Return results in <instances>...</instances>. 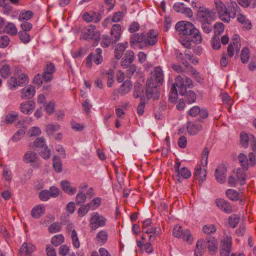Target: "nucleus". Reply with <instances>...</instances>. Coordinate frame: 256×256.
I'll use <instances>...</instances> for the list:
<instances>
[{
  "mask_svg": "<svg viewBox=\"0 0 256 256\" xmlns=\"http://www.w3.org/2000/svg\"><path fill=\"white\" fill-rule=\"evenodd\" d=\"M19 20L20 21H23L22 23L21 24L20 26L22 29V31L27 32L30 31L32 28V24L28 22V20L29 18H26V17H18Z\"/></svg>",
  "mask_w": 256,
  "mask_h": 256,
  "instance_id": "obj_39",
  "label": "nucleus"
},
{
  "mask_svg": "<svg viewBox=\"0 0 256 256\" xmlns=\"http://www.w3.org/2000/svg\"><path fill=\"white\" fill-rule=\"evenodd\" d=\"M64 238L62 234L54 236L51 238V243L54 246H58L64 242Z\"/></svg>",
  "mask_w": 256,
  "mask_h": 256,
  "instance_id": "obj_38",
  "label": "nucleus"
},
{
  "mask_svg": "<svg viewBox=\"0 0 256 256\" xmlns=\"http://www.w3.org/2000/svg\"><path fill=\"white\" fill-rule=\"evenodd\" d=\"M238 160L240 163V166L243 170H246L248 168V158L246 154L243 153L240 154Z\"/></svg>",
  "mask_w": 256,
  "mask_h": 256,
  "instance_id": "obj_37",
  "label": "nucleus"
},
{
  "mask_svg": "<svg viewBox=\"0 0 256 256\" xmlns=\"http://www.w3.org/2000/svg\"><path fill=\"white\" fill-rule=\"evenodd\" d=\"M108 238V233L106 230L100 231L96 236L97 242L100 245L104 244L106 242Z\"/></svg>",
  "mask_w": 256,
  "mask_h": 256,
  "instance_id": "obj_31",
  "label": "nucleus"
},
{
  "mask_svg": "<svg viewBox=\"0 0 256 256\" xmlns=\"http://www.w3.org/2000/svg\"><path fill=\"white\" fill-rule=\"evenodd\" d=\"M240 222V217L236 215L233 214L230 216L228 219V223L230 226L233 228H236Z\"/></svg>",
  "mask_w": 256,
  "mask_h": 256,
  "instance_id": "obj_54",
  "label": "nucleus"
},
{
  "mask_svg": "<svg viewBox=\"0 0 256 256\" xmlns=\"http://www.w3.org/2000/svg\"><path fill=\"white\" fill-rule=\"evenodd\" d=\"M102 54V50L100 48H98L96 50L94 54L92 53L90 54L86 58V64L87 66H90L92 60L96 64H101L103 60Z\"/></svg>",
  "mask_w": 256,
  "mask_h": 256,
  "instance_id": "obj_8",
  "label": "nucleus"
},
{
  "mask_svg": "<svg viewBox=\"0 0 256 256\" xmlns=\"http://www.w3.org/2000/svg\"><path fill=\"white\" fill-rule=\"evenodd\" d=\"M60 185L64 191L70 195H72L76 192V188L71 187L68 180L62 181Z\"/></svg>",
  "mask_w": 256,
  "mask_h": 256,
  "instance_id": "obj_33",
  "label": "nucleus"
},
{
  "mask_svg": "<svg viewBox=\"0 0 256 256\" xmlns=\"http://www.w3.org/2000/svg\"><path fill=\"white\" fill-rule=\"evenodd\" d=\"M250 136H254L252 134H248L246 132H242L240 134V144L244 148H247L250 142L252 140Z\"/></svg>",
  "mask_w": 256,
  "mask_h": 256,
  "instance_id": "obj_32",
  "label": "nucleus"
},
{
  "mask_svg": "<svg viewBox=\"0 0 256 256\" xmlns=\"http://www.w3.org/2000/svg\"><path fill=\"white\" fill-rule=\"evenodd\" d=\"M106 221L107 220L104 216L98 212H94L91 214L89 226L92 230H96L100 227L105 226Z\"/></svg>",
  "mask_w": 256,
  "mask_h": 256,
  "instance_id": "obj_5",
  "label": "nucleus"
},
{
  "mask_svg": "<svg viewBox=\"0 0 256 256\" xmlns=\"http://www.w3.org/2000/svg\"><path fill=\"white\" fill-rule=\"evenodd\" d=\"M216 228L214 224H206L203 226L202 232L206 234H211L216 232Z\"/></svg>",
  "mask_w": 256,
  "mask_h": 256,
  "instance_id": "obj_50",
  "label": "nucleus"
},
{
  "mask_svg": "<svg viewBox=\"0 0 256 256\" xmlns=\"http://www.w3.org/2000/svg\"><path fill=\"white\" fill-rule=\"evenodd\" d=\"M34 145L36 148H40L42 150L46 146L45 140L42 137L36 138L34 142Z\"/></svg>",
  "mask_w": 256,
  "mask_h": 256,
  "instance_id": "obj_60",
  "label": "nucleus"
},
{
  "mask_svg": "<svg viewBox=\"0 0 256 256\" xmlns=\"http://www.w3.org/2000/svg\"><path fill=\"white\" fill-rule=\"evenodd\" d=\"M112 44V39L108 35H102L100 44L103 48H108Z\"/></svg>",
  "mask_w": 256,
  "mask_h": 256,
  "instance_id": "obj_63",
  "label": "nucleus"
},
{
  "mask_svg": "<svg viewBox=\"0 0 256 256\" xmlns=\"http://www.w3.org/2000/svg\"><path fill=\"white\" fill-rule=\"evenodd\" d=\"M160 86L154 84L153 78H150L147 80L146 86V97L148 99L153 98L154 100L158 99L160 92L158 86Z\"/></svg>",
  "mask_w": 256,
  "mask_h": 256,
  "instance_id": "obj_4",
  "label": "nucleus"
},
{
  "mask_svg": "<svg viewBox=\"0 0 256 256\" xmlns=\"http://www.w3.org/2000/svg\"><path fill=\"white\" fill-rule=\"evenodd\" d=\"M173 8L176 12H178L187 14L188 16H192V10L189 8L185 7L183 3H175L173 6Z\"/></svg>",
  "mask_w": 256,
  "mask_h": 256,
  "instance_id": "obj_16",
  "label": "nucleus"
},
{
  "mask_svg": "<svg viewBox=\"0 0 256 256\" xmlns=\"http://www.w3.org/2000/svg\"><path fill=\"white\" fill-rule=\"evenodd\" d=\"M128 46V42L118 43L116 46L114 56L117 60H120L122 56L124 51Z\"/></svg>",
  "mask_w": 256,
  "mask_h": 256,
  "instance_id": "obj_22",
  "label": "nucleus"
},
{
  "mask_svg": "<svg viewBox=\"0 0 256 256\" xmlns=\"http://www.w3.org/2000/svg\"><path fill=\"white\" fill-rule=\"evenodd\" d=\"M134 53L132 50H128L126 52L124 58H122V66L124 67H127L134 60Z\"/></svg>",
  "mask_w": 256,
  "mask_h": 256,
  "instance_id": "obj_24",
  "label": "nucleus"
},
{
  "mask_svg": "<svg viewBox=\"0 0 256 256\" xmlns=\"http://www.w3.org/2000/svg\"><path fill=\"white\" fill-rule=\"evenodd\" d=\"M20 40L24 44H26L30 41V36L24 31H20L18 33Z\"/></svg>",
  "mask_w": 256,
  "mask_h": 256,
  "instance_id": "obj_59",
  "label": "nucleus"
},
{
  "mask_svg": "<svg viewBox=\"0 0 256 256\" xmlns=\"http://www.w3.org/2000/svg\"><path fill=\"white\" fill-rule=\"evenodd\" d=\"M206 246L209 251L215 252L218 248L216 239L214 236H208L206 238Z\"/></svg>",
  "mask_w": 256,
  "mask_h": 256,
  "instance_id": "obj_28",
  "label": "nucleus"
},
{
  "mask_svg": "<svg viewBox=\"0 0 256 256\" xmlns=\"http://www.w3.org/2000/svg\"><path fill=\"white\" fill-rule=\"evenodd\" d=\"M62 228L60 222H54L50 224L48 228V230L50 233H56L60 230Z\"/></svg>",
  "mask_w": 256,
  "mask_h": 256,
  "instance_id": "obj_48",
  "label": "nucleus"
},
{
  "mask_svg": "<svg viewBox=\"0 0 256 256\" xmlns=\"http://www.w3.org/2000/svg\"><path fill=\"white\" fill-rule=\"evenodd\" d=\"M86 199V194L82 192H78L76 198V202L77 204H84Z\"/></svg>",
  "mask_w": 256,
  "mask_h": 256,
  "instance_id": "obj_64",
  "label": "nucleus"
},
{
  "mask_svg": "<svg viewBox=\"0 0 256 256\" xmlns=\"http://www.w3.org/2000/svg\"><path fill=\"white\" fill-rule=\"evenodd\" d=\"M198 14L200 16H214L216 12L204 6H198L197 10Z\"/></svg>",
  "mask_w": 256,
  "mask_h": 256,
  "instance_id": "obj_34",
  "label": "nucleus"
},
{
  "mask_svg": "<svg viewBox=\"0 0 256 256\" xmlns=\"http://www.w3.org/2000/svg\"><path fill=\"white\" fill-rule=\"evenodd\" d=\"M0 76L4 78L9 76L11 74L10 68L9 65L5 64L0 69Z\"/></svg>",
  "mask_w": 256,
  "mask_h": 256,
  "instance_id": "obj_52",
  "label": "nucleus"
},
{
  "mask_svg": "<svg viewBox=\"0 0 256 256\" xmlns=\"http://www.w3.org/2000/svg\"><path fill=\"white\" fill-rule=\"evenodd\" d=\"M226 196L233 201H236L239 198L240 194L233 189L228 190L226 192Z\"/></svg>",
  "mask_w": 256,
  "mask_h": 256,
  "instance_id": "obj_42",
  "label": "nucleus"
},
{
  "mask_svg": "<svg viewBox=\"0 0 256 256\" xmlns=\"http://www.w3.org/2000/svg\"><path fill=\"white\" fill-rule=\"evenodd\" d=\"M158 33L154 30H150L144 36V46H154L158 40Z\"/></svg>",
  "mask_w": 256,
  "mask_h": 256,
  "instance_id": "obj_10",
  "label": "nucleus"
},
{
  "mask_svg": "<svg viewBox=\"0 0 256 256\" xmlns=\"http://www.w3.org/2000/svg\"><path fill=\"white\" fill-rule=\"evenodd\" d=\"M42 78L46 82H50L53 78V74L56 70L54 64L52 62H48L46 67L44 68Z\"/></svg>",
  "mask_w": 256,
  "mask_h": 256,
  "instance_id": "obj_12",
  "label": "nucleus"
},
{
  "mask_svg": "<svg viewBox=\"0 0 256 256\" xmlns=\"http://www.w3.org/2000/svg\"><path fill=\"white\" fill-rule=\"evenodd\" d=\"M6 33L14 36L17 34L18 30L15 25L12 23H8L4 28Z\"/></svg>",
  "mask_w": 256,
  "mask_h": 256,
  "instance_id": "obj_44",
  "label": "nucleus"
},
{
  "mask_svg": "<svg viewBox=\"0 0 256 256\" xmlns=\"http://www.w3.org/2000/svg\"><path fill=\"white\" fill-rule=\"evenodd\" d=\"M26 132L24 129H20L12 137V140L14 142L19 141L24 136Z\"/></svg>",
  "mask_w": 256,
  "mask_h": 256,
  "instance_id": "obj_61",
  "label": "nucleus"
},
{
  "mask_svg": "<svg viewBox=\"0 0 256 256\" xmlns=\"http://www.w3.org/2000/svg\"><path fill=\"white\" fill-rule=\"evenodd\" d=\"M232 244V238L228 236L221 241L220 246V256H228L230 252Z\"/></svg>",
  "mask_w": 256,
  "mask_h": 256,
  "instance_id": "obj_7",
  "label": "nucleus"
},
{
  "mask_svg": "<svg viewBox=\"0 0 256 256\" xmlns=\"http://www.w3.org/2000/svg\"><path fill=\"white\" fill-rule=\"evenodd\" d=\"M184 98L188 104H191L195 102L196 98V94L193 90L186 91L184 94Z\"/></svg>",
  "mask_w": 256,
  "mask_h": 256,
  "instance_id": "obj_36",
  "label": "nucleus"
},
{
  "mask_svg": "<svg viewBox=\"0 0 256 256\" xmlns=\"http://www.w3.org/2000/svg\"><path fill=\"white\" fill-rule=\"evenodd\" d=\"M144 36L145 34L142 32L140 34L138 33H134L132 34L130 40V45L134 46L136 44H138L140 48H142L144 46Z\"/></svg>",
  "mask_w": 256,
  "mask_h": 256,
  "instance_id": "obj_9",
  "label": "nucleus"
},
{
  "mask_svg": "<svg viewBox=\"0 0 256 256\" xmlns=\"http://www.w3.org/2000/svg\"><path fill=\"white\" fill-rule=\"evenodd\" d=\"M53 167L54 170L58 172H60L62 170L61 160L56 156H54L53 158Z\"/></svg>",
  "mask_w": 256,
  "mask_h": 256,
  "instance_id": "obj_49",
  "label": "nucleus"
},
{
  "mask_svg": "<svg viewBox=\"0 0 256 256\" xmlns=\"http://www.w3.org/2000/svg\"><path fill=\"white\" fill-rule=\"evenodd\" d=\"M34 94L35 90L34 87L30 86L22 89L21 98L23 100L30 99L34 96Z\"/></svg>",
  "mask_w": 256,
  "mask_h": 256,
  "instance_id": "obj_20",
  "label": "nucleus"
},
{
  "mask_svg": "<svg viewBox=\"0 0 256 256\" xmlns=\"http://www.w3.org/2000/svg\"><path fill=\"white\" fill-rule=\"evenodd\" d=\"M154 84L158 86L162 84L164 80L163 72L161 68L159 66L156 67L154 69Z\"/></svg>",
  "mask_w": 256,
  "mask_h": 256,
  "instance_id": "obj_29",
  "label": "nucleus"
},
{
  "mask_svg": "<svg viewBox=\"0 0 256 256\" xmlns=\"http://www.w3.org/2000/svg\"><path fill=\"white\" fill-rule=\"evenodd\" d=\"M250 59V50L249 49L244 47L242 50L241 52V60L242 63H246Z\"/></svg>",
  "mask_w": 256,
  "mask_h": 256,
  "instance_id": "obj_46",
  "label": "nucleus"
},
{
  "mask_svg": "<svg viewBox=\"0 0 256 256\" xmlns=\"http://www.w3.org/2000/svg\"><path fill=\"white\" fill-rule=\"evenodd\" d=\"M134 96L135 98H138L139 97H140V98H144L143 95L142 88L140 86L139 84H138L137 85L134 86Z\"/></svg>",
  "mask_w": 256,
  "mask_h": 256,
  "instance_id": "obj_56",
  "label": "nucleus"
},
{
  "mask_svg": "<svg viewBox=\"0 0 256 256\" xmlns=\"http://www.w3.org/2000/svg\"><path fill=\"white\" fill-rule=\"evenodd\" d=\"M206 172L204 169L202 170L200 166L196 167L194 173V177L196 179H198L199 182H203L206 178Z\"/></svg>",
  "mask_w": 256,
  "mask_h": 256,
  "instance_id": "obj_30",
  "label": "nucleus"
},
{
  "mask_svg": "<svg viewBox=\"0 0 256 256\" xmlns=\"http://www.w3.org/2000/svg\"><path fill=\"white\" fill-rule=\"evenodd\" d=\"M215 8L219 16H225L227 14V10L224 4L220 0H214Z\"/></svg>",
  "mask_w": 256,
  "mask_h": 256,
  "instance_id": "obj_21",
  "label": "nucleus"
},
{
  "mask_svg": "<svg viewBox=\"0 0 256 256\" xmlns=\"http://www.w3.org/2000/svg\"><path fill=\"white\" fill-rule=\"evenodd\" d=\"M228 16H244L240 10V8L236 2H232L227 10Z\"/></svg>",
  "mask_w": 256,
  "mask_h": 256,
  "instance_id": "obj_23",
  "label": "nucleus"
},
{
  "mask_svg": "<svg viewBox=\"0 0 256 256\" xmlns=\"http://www.w3.org/2000/svg\"><path fill=\"white\" fill-rule=\"evenodd\" d=\"M191 172L186 167H182L180 168V173L177 174V176L180 178V176L185 179H188L191 176Z\"/></svg>",
  "mask_w": 256,
  "mask_h": 256,
  "instance_id": "obj_47",
  "label": "nucleus"
},
{
  "mask_svg": "<svg viewBox=\"0 0 256 256\" xmlns=\"http://www.w3.org/2000/svg\"><path fill=\"white\" fill-rule=\"evenodd\" d=\"M132 87V82L129 80H125L120 88L119 92L120 94L124 95L130 91Z\"/></svg>",
  "mask_w": 256,
  "mask_h": 256,
  "instance_id": "obj_35",
  "label": "nucleus"
},
{
  "mask_svg": "<svg viewBox=\"0 0 256 256\" xmlns=\"http://www.w3.org/2000/svg\"><path fill=\"white\" fill-rule=\"evenodd\" d=\"M192 86L193 82L192 80L188 76L185 75L177 76L170 89L169 100L171 102H174L176 101L178 98L176 87L178 88L180 94L181 96H184L186 92V89L192 88Z\"/></svg>",
  "mask_w": 256,
  "mask_h": 256,
  "instance_id": "obj_2",
  "label": "nucleus"
},
{
  "mask_svg": "<svg viewBox=\"0 0 256 256\" xmlns=\"http://www.w3.org/2000/svg\"><path fill=\"white\" fill-rule=\"evenodd\" d=\"M71 238L73 246L76 248H78L80 246V243L75 230H73L72 231Z\"/></svg>",
  "mask_w": 256,
  "mask_h": 256,
  "instance_id": "obj_53",
  "label": "nucleus"
},
{
  "mask_svg": "<svg viewBox=\"0 0 256 256\" xmlns=\"http://www.w3.org/2000/svg\"><path fill=\"white\" fill-rule=\"evenodd\" d=\"M244 170L238 169L236 172V180L240 182V185H244L246 180V175Z\"/></svg>",
  "mask_w": 256,
  "mask_h": 256,
  "instance_id": "obj_43",
  "label": "nucleus"
},
{
  "mask_svg": "<svg viewBox=\"0 0 256 256\" xmlns=\"http://www.w3.org/2000/svg\"><path fill=\"white\" fill-rule=\"evenodd\" d=\"M226 168L224 165L218 166L215 170L214 176L218 182H224L226 178Z\"/></svg>",
  "mask_w": 256,
  "mask_h": 256,
  "instance_id": "obj_14",
  "label": "nucleus"
},
{
  "mask_svg": "<svg viewBox=\"0 0 256 256\" xmlns=\"http://www.w3.org/2000/svg\"><path fill=\"white\" fill-rule=\"evenodd\" d=\"M121 36V27L119 24H114L110 31V37L112 44H116L120 40Z\"/></svg>",
  "mask_w": 256,
  "mask_h": 256,
  "instance_id": "obj_13",
  "label": "nucleus"
},
{
  "mask_svg": "<svg viewBox=\"0 0 256 256\" xmlns=\"http://www.w3.org/2000/svg\"><path fill=\"white\" fill-rule=\"evenodd\" d=\"M198 18L203 31L207 34L210 33L213 28L212 23L206 17H198Z\"/></svg>",
  "mask_w": 256,
  "mask_h": 256,
  "instance_id": "obj_18",
  "label": "nucleus"
},
{
  "mask_svg": "<svg viewBox=\"0 0 256 256\" xmlns=\"http://www.w3.org/2000/svg\"><path fill=\"white\" fill-rule=\"evenodd\" d=\"M206 244L203 239H200L198 240L196 244V248L194 250L195 256H202L205 250Z\"/></svg>",
  "mask_w": 256,
  "mask_h": 256,
  "instance_id": "obj_27",
  "label": "nucleus"
},
{
  "mask_svg": "<svg viewBox=\"0 0 256 256\" xmlns=\"http://www.w3.org/2000/svg\"><path fill=\"white\" fill-rule=\"evenodd\" d=\"M202 126L200 124L189 122L187 123V130L188 133L192 136L196 134L201 130Z\"/></svg>",
  "mask_w": 256,
  "mask_h": 256,
  "instance_id": "obj_19",
  "label": "nucleus"
},
{
  "mask_svg": "<svg viewBox=\"0 0 256 256\" xmlns=\"http://www.w3.org/2000/svg\"><path fill=\"white\" fill-rule=\"evenodd\" d=\"M35 108V104L31 100L26 101L22 102L20 105L21 112L25 114L32 113Z\"/></svg>",
  "mask_w": 256,
  "mask_h": 256,
  "instance_id": "obj_17",
  "label": "nucleus"
},
{
  "mask_svg": "<svg viewBox=\"0 0 256 256\" xmlns=\"http://www.w3.org/2000/svg\"><path fill=\"white\" fill-rule=\"evenodd\" d=\"M216 204L220 210L226 214H230L232 212V208L230 203L224 199L216 200Z\"/></svg>",
  "mask_w": 256,
  "mask_h": 256,
  "instance_id": "obj_15",
  "label": "nucleus"
},
{
  "mask_svg": "<svg viewBox=\"0 0 256 256\" xmlns=\"http://www.w3.org/2000/svg\"><path fill=\"white\" fill-rule=\"evenodd\" d=\"M38 154L32 151H27L23 157V161L26 163L34 162L38 158Z\"/></svg>",
  "mask_w": 256,
  "mask_h": 256,
  "instance_id": "obj_25",
  "label": "nucleus"
},
{
  "mask_svg": "<svg viewBox=\"0 0 256 256\" xmlns=\"http://www.w3.org/2000/svg\"><path fill=\"white\" fill-rule=\"evenodd\" d=\"M8 84L10 88L12 90H16L19 86L18 80L14 76H12L8 80Z\"/></svg>",
  "mask_w": 256,
  "mask_h": 256,
  "instance_id": "obj_58",
  "label": "nucleus"
},
{
  "mask_svg": "<svg viewBox=\"0 0 256 256\" xmlns=\"http://www.w3.org/2000/svg\"><path fill=\"white\" fill-rule=\"evenodd\" d=\"M214 30V35L215 36H219L224 31V24L220 22H216L213 26Z\"/></svg>",
  "mask_w": 256,
  "mask_h": 256,
  "instance_id": "obj_40",
  "label": "nucleus"
},
{
  "mask_svg": "<svg viewBox=\"0 0 256 256\" xmlns=\"http://www.w3.org/2000/svg\"><path fill=\"white\" fill-rule=\"evenodd\" d=\"M60 128L58 124H48L46 126V132L48 135L52 134Z\"/></svg>",
  "mask_w": 256,
  "mask_h": 256,
  "instance_id": "obj_57",
  "label": "nucleus"
},
{
  "mask_svg": "<svg viewBox=\"0 0 256 256\" xmlns=\"http://www.w3.org/2000/svg\"><path fill=\"white\" fill-rule=\"evenodd\" d=\"M100 34L96 29L94 26L90 25L86 27L82 32V39L90 41L93 40V46H96L100 39Z\"/></svg>",
  "mask_w": 256,
  "mask_h": 256,
  "instance_id": "obj_3",
  "label": "nucleus"
},
{
  "mask_svg": "<svg viewBox=\"0 0 256 256\" xmlns=\"http://www.w3.org/2000/svg\"><path fill=\"white\" fill-rule=\"evenodd\" d=\"M176 29L179 32L182 38L181 44L186 48H190L192 42L200 44L202 36L200 31L190 22L181 21L176 23Z\"/></svg>",
  "mask_w": 256,
  "mask_h": 256,
  "instance_id": "obj_1",
  "label": "nucleus"
},
{
  "mask_svg": "<svg viewBox=\"0 0 256 256\" xmlns=\"http://www.w3.org/2000/svg\"><path fill=\"white\" fill-rule=\"evenodd\" d=\"M102 203V198L99 197H96L92 200L89 203H88V206L89 207L90 210H94L98 208Z\"/></svg>",
  "mask_w": 256,
  "mask_h": 256,
  "instance_id": "obj_41",
  "label": "nucleus"
},
{
  "mask_svg": "<svg viewBox=\"0 0 256 256\" xmlns=\"http://www.w3.org/2000/svg\"><path fill=\"white\" fill-rule=\"evenodd\" d=\"M35 247L31 243L24 242L19 250L20 256H34L32 254Z\"/></svg>",
  "mask_w": 256,
  "mask_h": 256,
  "instance_id": "obj_11",
  "label": "nucleus"
},
{
  "mask_svg": "<svg viewBox=\"0 0 256 256\" xmlns=\"http://www.w3.org/2000/svg\"><path fill=\"white\" fill-rule=\"evenodd\" d=\"M18 84L19 86H22L26 84L28 82V78L27 75L22 74L17 78Z\"/></svg>",
  "mask_w": 256,
  "mask_h": 256,
  "instance_id": "obj_62",
  "label": "nucleus"
},
{
  "mask_svg": "<svg viewBox=\"0 0 256 256\" xmlns=\"http://www.w3.org/2000/svg\"><path fill=\"white\" fill-rule=\"evenodd\" d=\"M45 212V208L42 205H38L32 208L31 211V214L32 218H38Z\"/></svg>",
  "mask_w": 256,
  "mask_h": 256,
  "instance_id": "obj_26",
  "label": "nucleus"
},
{
  "mask_svg": "<svg viewBox=\"0 0 256 256\" xmlns=\"http://www.w3.org/2000/svg\"><path fill=\"white\" fill-rule=\"evenodd\" d=\"M18 117V112H11L6 116L5 120L8 123H12V122L16 120Z\"/></svg>",
  "mask_w": 256,
  "mask_h": 256,
  "instance_id": "obj_51",
  "label": "nucleus"
},
{
  "mask_svg": "<svg viewBox=\"0 0 256 256\" xmlns=\"http://www.w3.org/2000/svg\"><path fill=\"white\" fill-rule=\"evenodd\" d=\"M232 44L236 47V52H239L240 48V36L238 34H235L232 38Z\"/></svg>",
  "mask_w": 256,
  "mask_h": 256,
  "instance_id": "obj_55",
  "label": "nucleus"
},
{
  "mask_svg": "<svg viewBox=\"0 0 256 256\" xmlns=\"http://www.w3.org/2000/svg\"><path fill=\"white\" fill-rule=\"evenodd\" d=\"M173 235L176 238H181L184 240L190 243L192 240L193 238L189 230H186L183 231L182 229V226L178 225L174 226L173 229Z\"/></svg>",
  "mask_w": 256,
  "mask_h": 256,
  "instance_id": "obj_6",
  "label": "nucleus"
},
{
  "mask_svg": "<svg viewBox=\"0 0 256 256\" xmlns=\"http://www.w3.org/2000/svg\"><path fill=\"white\" fill-rule=\"evenodd\" d=\"M238 20L240 22L242 27L246 30H249L252 28L251 22L246 17H238Z\"/></svg>",
  "mask_w": 256,
  "mask_h": 256,
  "instance_id": "obj_45",
  "label": "nucleus"
}]
</instances>
